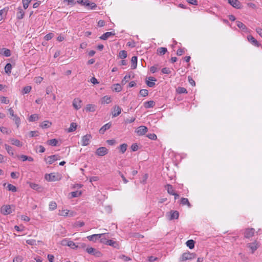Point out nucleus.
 <instances>
[{
    "instance_id": "nucleus-19",
    "label": "nucleus",
    "mask_w": 262,
    "mask_h": 262,
    "mask_svg": "<svg viewBox=\"0 0 262 262\" xmlns=\"http://www.w3.org/2000/svg\"><path fill=\"white\" fill-rule=\"evenodd\" d=\"M148 80L146 81V84L150 88L153 87L155 85L154 81H156L155 78L149 77L148 78Z\"/></svg>"
},
{
    "instance_id": "nucleus-18",
    "label": "nucleus",
    "mask_w": 262,
    "mask_h": 262,
    "mask_svg": "<svg viewBox=\"0 0 262 262\" xmlns=\"http://www.w3.org/2000/svg\"><path fill=\"white\" fill-rule=\"evenodd\" d=\"M62 243L63 245H66L72 249H77V245L73 241L64 240Z\"/></svg>"
},
{
    "instance_id": "nucleus-59",
    "label": "nucleus",
    "mask_w": 262,
    "mask_h": 262,
    "mask_svg": "<svg viewBox=\"0 0 262 262\" xmlns=\"http://www.w3.org/2000/svg\"><path fill=\"white\" fill-rule=\"evenodd\" d=\"M26 243L30 245H36V241L35 239H28Z\"/></svg>"
},
{
    "instance_id": "nucleus-13",
    "label": "nucleus",
    "mask_w": 262,
    "mask_h": 262,
    "mask_svg": "<svg viewBox=\"0 0 262 262\" xmlns=\"http://www.w3.org/2000/svg\"><path fill=\"white\" fill-rule=\"evenodd\" d=\"M105 235V234H97L88 236L87 238L91 241L96 242L99 238Z\"/></svg>"
},
{
    "instance_id": "nucleus-62",
    "label": "nucleus",
    "mask_w": 262,
    "mask_h": 262,
    "mask_svg": "<svg viewBox=\"0 0 262 262\" xmlns=\"http://www.w3.org/2000/svg\"><path fill=\"white\" fill-rule=\"evenodd\" d=\"M19 173L18 172H12L11 173V177L13 179H17L19 177Z\"/></svg>"
},
{
    "instance_id": "nucleus-15",
    "label": "nucleus",
    "mask_w": 262,
    "mask_h": 262,
    "mask_svg": "<svg viewBox=\"0 0 262 262\" xmlns=\"http://www.w3.org/2000/svg\"><path fill=\"white\" fill-rule=\"evenodd\" d=\"M121 110H122V109L120 106L115 105L113 107V111L112 113L113 116L114 117H117L118 115H119L120 114V113H121Z\"/></svg>"
},
{
    "instance_id": "nucleus-28",
    "label": "nucleus",
    "mask_w": 262,
    "mask_h": 262,
    "mask_svg": "<svg viewBox=\"0 0 262 262\" xmlns=\"http://www.w3.org/2000/svg\"><path fill=\"white\" fill-rule=\"evenodd\" d=\"M167 51V48L164 47H160L157 49V53L160 55H163L165 54Z\"/></svg>"
},
{
    "instance_id": "nucleus-63",
    "label": "nucleus",
    "mask_w": 262,
    "mask_h": 262,
    "mask_svg": "<svg viewBox=\"0 0 262 262\" xmlns=\"http://www.w3.org/2000/svg\"><path fill=\"white\" fill-rule=\"evenodd\" d=\"M3 54L6 57H9L11 55V52L9 49H5Z\"/></svg>"
},
{
    "instance_id": "nucleus-2",
    "label": "nucleus",
    "mask_w": 262,
    "mask_h": 262,
    "mask_svg": "<svg viewBox=\"0 0 262 262\" xmlns=\"http://www.w3.org/2000/svg\"><path fill=\"white\" fill-rule=\"evenodd\" d=\"M195 254L194 253H191L190 252H186L183 253L181 257L180 261H184L188 259H192L195 257Z\"/></svg>"
},
{
    "instance_id": "nucleus-16",
    "label": "nucleus",
    "mask_w": 262,
    "mask_h": 262,
    "mask_svg": "<svg viewBox=\"0 0 262 262\" xmlns=\"http://www.w3.org/2000/svg\"><path fill=\"white\" fill-rule=\"evenodd\" d=\"M248 41L253 46L255 47H259V43L256 39H255L252 35H248L247 36Z\"/></svg>"
},
{
    "instance_id": "nucleus-9",
    "label": "nucleus",
    "mask_w": 262,
    "mask_h": 262,
    "mask_svg": "<svg viewBox=\"0 0 262 262\" xmlns=\"http://www.w3.org/2000/svg\"><path fill=\"white\" fill-rule=\"evenodd\" d=\"M73 106L76 110H79L82 106V101L77 98L73 100Z\"/></svg>"
},
{
    "instance_id": "nucleus-5",
    "label": "nucleus",
    "mask_w": 262,
    "mask_h": 262,
    "mask_svg": "<svg viewBox=\"0 0 262 262\" xmlns=\"http://www.w3.org/2000/svg\"><path fill=\"white\" fill-rule=\"evenodd\" d=\"M45 178L48 181H55L59 180L58 175L55 173L46 174Z\"/></svg>"
},
{
    "instance_id": "nucleus-30",
    "label": "nucleus",
    "mask_w": 262,
    "mask_h": 262,
    "mask_svg": "<svg viewBox=\"0 0 262 262\" xmlns=\"http://www.w3.org/2000/svg\"><path fill=\"white\" fill-rule=\"evenodd\" d=\"M166 188L167 189V192L169 194H171V195H173L174 194V193H175L174 192V190L173 189V187L172 186V185H170V184H167L166 186Z\"/></svg>"
},
{
    "instance_id": "nucleus-27",
    "label": "nucleus",
    "mask_w": 262,
    "mask_h": 262,
    "mask_svg": "<svg viewBox=\"0 0 262 262\" xmlns=\"http://www.w3.org/2000/svg\"><path fill=\"white\" fill-rule=\"evenodd\" d=\"M96 110V106L94 104H88L85 107V110L88 112H94Z\"/></svg>"
},
{
    "instance_id": "nucleus-48",
    "label": "nucleus",
    "mask_w": 262,
    "mask_h": 262,
    "mask_svg": "<svg viewBox=\"0 0 262 262\" xmlns=\"http://www.w3.org/2000/svg\"><path fill=\"white\" fill-rule=\"evenodd\" d=\"M72 198H76L79 196L81 194V192L79 191H73L71 193Z\"/></svg>"
},
{
    "instance_id": "nucleus-42",
    "label": "nucleus",
    "mask_w": 262,
    "mask_h": 262,
    "mask_svg": "<svg viewBox=\"0 0 262 262\" xmlns=\"http://www.w3.org/2000/svg\"><path fill=\"white\" fill-rule=\"evenodd\" d=\"M47 143L49 145L51 146H56L58 143V141L56 139H51L47 141Z\"/></svg>"
},
{
    "instance_id": "nucleus-20",
    "label": "nucleus",
    "mask_w": 262,
    "mask_h": 262,
    "mask_svg": "<svg viewBox=\"0 0 262 262\" xmlns=\"http://www.w3.org/2000/svg\"><path fill=\"white\" fill-rule=\"evenodd\" d=\"M115 33L112 32H107L104 33L100 37V38L102 40H106L110 37L115 35Z\"/></svg>"
},
{
    "instance_id": "nucleus-26",
    "label": "nucleus",
    "mask_w": 262,
    "mask_h": 262,
    "mask_svg": "<svg viewBox=\"0 0 262 262\" xmlns=\"http://www.w3.org/2000/svg\"><path fill=\"white\" fill-rule=\"evenodd\" d=\"M111 101V97L110 96H105L102 98L101 103L102 104H108Z\"/></svg>"
},
{
    "instance_id": "nucleus-44",
    "label": "nucleus",
    "mask_w": 262,
    "mask_h": 262,
    "mask_svg": "<svg viewBox=\"0 0 262 262\" xmlns=\"http://www.w3.org/2000/svg\"><path fill=\"white\" fill-rule=\"evenodd\" d=\"M0 130L3 134H9L11 133L10 130H9L7 128L3 126L0 127Z\"/></svg>"
},
{
    "instance_id": "nucleus-39",
    "label": "nucleus",
    "mask_w": 262,
    "mask_h": 262,
    "mask_svg": "<svg viewBox=\"0 0 262 262\" xmlns=\"http://www.w3.org/2000/svg\"><path fill=\"white\" fill-rule=\"evenodd\" d=\"M30 187L32 189L37 191H39L40 189L41 188V187L38 184L32 183H30Z\"/></svg>"
},
{
    "instance_id": "nucleus-61",
    "label": "nucleus",
    "mask_w": 262,
    "mask_h": 262,
    "mask_svg": "<svg viewBox=\"0 0 262 262\" xmlns=\"http://www.w3.org/2000/svg\"><path fill=\"white\" fill-rule=\"evenodd\" d=\"M147 137L151 140H156L157 139V136L155 134H149L147 135Z\"/></svg>"
},
{
    "instance_id": "nucleus-64",
    "label": "nucleus",
    "mask_w": 262,
    "mask_h": 262,
    "mask_svg": "<svg viewBox=\"0 0 262 262\" xmlns=\"http://www.w3.org/2000/svg\"><path fill=\"white\" fill-rule=\"evenodd\" d=\"M22 260L21 256H17L13 259V262H21Z\"/></svg>"
},
{
    "instance_id": "nucleus-12",
    "label": "nucleus",
    "mask_w": 262,
    "mask_h": 262,
    "mask_svg": "<svg viewBox=\"0 0 262 262\" xmlns=\"http://www.w3.org/2000/svg\"><path fill=\"white\" fill-rule=\"evenodd\" d=\"M228 3L235 8L240 9L241 8L242 4L238 0H228Z\"/></svg>"
},
{
    "instance_id": "nucleus-4",
    "label": "nucleus",
    "mask_w": 262,
    "mask_h": 262,
    "mask_svg": "<svg viewBox=\"0 0 262 262\" xmlns=\"http://www.w3.org/2000/svg\"><path fill=\"white\" fill-rule=\"evenodd\" d=\"M1 212L4 215H8L12 212V209L10 205H6L2 207Z\"/></svg>"
},
{
    "instance_id": "nucleus-29",
    "label": "nucleus",
    "mask_w": 262,
    "mask_h": 262,
    "mask_svg": "<svg viewBox=\"0 0 262 262\" xmlns=\"http://www.w3.org/2000/svg\"><path fill=\"white\" fill-rule=\"evenodd\" d=\"M12 119L15 122L17 127L18 128L20 124V119L16 115L12 118Z\"/></svg>"
},
{
    "instance_id": "nucleus-36",
    "label": "nucleus",
    "mask_w": 262,
    "mask_h": 262,
    "mask_svg": "<svg viewBox=\"0 0 262 262\" xmlns=\"http://www.w3.org/2000/svg\"><path fill=\"white\" fill-rule=\"evenodd\" d=\"M236 26L242 30H246L247 28L246 26L242 22L237 21H236Z\"/></svg>"
},
{
    "instance_id": "nucleus-45",
    "label": "nucleus",
    "mask_w": 262,
    "mask_h": 262,
    "mask_svg": "<svg viewBox=\"0 0 262 262\" xmlns=\"http://www.w3.org/2000/svg\"><path fill=\"white\" fill-rule=\"evenodd\" d=\"M113 90L117 92H120L122 90V87L120 84H116L114 85Z\"/></svg>"
},
{
    "instance_id": "nucleus-35",
    "label": "nucleus",
    "mask_w": 262,
    "mask_h": 262,
    "mask_svg": "<svg viewBox=\"0 0 262 262\" xmlns=\"http://www.w3.org/2000/svg\"><path fill=\"white\" fill-rule=\"evenodd\" d=\"M186 245L190 249H192L194 248V242L192 239L188 240L186 242Z\"/></svg>"
},
{
    "instance_id": "nucleus-25",
    "label": "nucleus",
    "mask_w": 262,
    "mask_h": 262,
    "mask_svg": "<svg viewBox=\"0 0 262 262\" xmlns=\"http://www.w3.org/2000/svg\"><path fill=\"white\" fill-rule=\"evenodd\" d=\"M10 141L11 142V144L15 145L18 147H21L22 146V143L20 142V141L17 139H15L14 138L10 139Z\"/></svg>"
},
{
    "instance_id": "nucleus-10",
    "label": "nucleus",
    "mask_w": 262,
    "mask_h": 262,
    "mask_svg": "<svg viewBox=\"0 0 262 262\" xmlns=\"http://www.w3.org/2000/svg\"><path fill=\"white\" fill-rule=\"evenodd\" d=\"M107 153V149L106 147H101L98 148L96 151V154L99 156H103Z\"/></svg>"
},
{
    "instance_id": "nucleus-14",
    "label": "nucleus",
    "mask_w": 262,
    "mask_h": 262,
    "mask_svg": "<svg viewBox=\"0 0 262 262\" xmlns=\"http://www.w3.org/2000/svg\"><path fill=\"white\" fill-rule=\"evenodd\" d=\"M168 215V214L167 215ZM179 216V213L177 211H171L169 212L168 219L172 220L174 219H178Z\"/></svg>"
},
{
    "instance_id": "nucleus-47",
    "label": "nucleus",
    "mask_w": 262,
    "mask_h": 262,
    "mask_svg": "<svg viewBox=\"0 0 262 262\" xmlns=\"http://www.w3.org/2000/svg\"><path fill=\"white\" fill-rule=\"evenodd\" d=\"M31 90V86H26L23 89L22 93L23 94H28L30 92Z\"/></svg>"
},
{
    "instance_id": "nucleus-38",
    "label": "nucleus",
    "mask_w": 262,
    "mask_h": 262,
    "mask_svg": "<svg viewBox=\"0 0 262 262\" xmlns=\"http://www.w3.org/2000/svg\"><path fill=\"white\" fill-rule=\"evenodd\" d=\"M76 127L77 124L76 123H71L70 127L68 128V132H72L74 131L76 129Z\"/></svg>"
},
{
    "instance_id": "nucleus-46",
    "label": "nucleus",
    "mask_w": 262,
    "mask_h": 262,
    "mask_svg": "<svg viewBox=\"0 0 262 262\" xmlns=\"http://www.w3.org/2000/svg\"><path fill=\"white\" fill-rule=\"evenodd\" d=\"M57 207L56 203L55 202H51L49 204V209L51 210L55 209Z\"/></svg>"
},
{
    "instance_id": "nucleus-43",
    "label": "nucleus",
    "mask_w": 262,
    "mask_h": 262,
    "mask_svg": "<svg viewBox=\"0 0 262 262\" xmlns=\"http://www.w3.org/2000/svg\"><path fill=\"white\" fill-rule=\"evenodd\" d=\"M69 212L68 210H62L61 211H59V215L63 216H69Z\"/></svg>"
},
{
    "instance_id": "nucleus-60",
    "label": "nucleus",
    "mask_w": 262,
    "mask_h": 262,
    "mask_svg": "<svg viewBox=\"0 0 262 262\" xmlns=\"http://www.w3.org/2000/svg\"><path fill=\"white\" fill-rule=\"evenodd\" d=\"M1 101L2 103L8 104L9 102V100L6 97H2L1 98Z\"/></svg>"
},
{
    "instance_id": "nucleus-49",
    "label": "nucleus",
    "mask_w": 262,
    "mask_h": 262,
    "mask_svg": "<svg viewBox=\"0 0 262 262\" xmlns=\"http://www.w3.org/2000/svg\"><path fill=\"white\" fill-rule=\"evenodd\" d=\"M32 0H23V7L24 9L28 8L29 3Z\"/></svg>"
},
{
    "instance_id": "nucleus-22",
    "label": "nucleus",
    "mask_w": 262,
    "mask_h": 262,
    "mask_svg": "<svg viewBox=\"0 0 262 262\" xmlns=\"http://www.w3.org/2000/svg\"><path fill=\"white\" fill-rule=\"evenodd\" d=\"M111 126V123H107L104 125L99 130V133L101 134H103L104 132L109 129Z\"/></svg>"
},
{
    "instance_id": "nucleus-40",
    "label": "nucleus",
    "mask_w": 262,
    "mask_h": 262,
    "mask_svg": "<svg viewBox=\"0 0 262 262\" xmlns=\"http://www.w3.org/2000/svg\"><path fill=\"white\" fill-rule=\"evenodd\" d=\"M28 119H29V121H31V122L35 121L38 119V115L35 114L31 115L29 117Z\"/></svg>"
},
{
    "instance_id": "nucleus-51",
    "label": "nucleus",
    "mask_w": 262,
    "mask_h": 262,
    "mask_svg": "<svg viewBox=\"0 0 262 262\" xmlns=\"http://www.w3.org/2000/svg\"><path fill=\"white\" fill-rule=\"evenodd\" d=\"M77 248L83 249L86 250V248L88 247L85 243H79L77 246Z\"/></svg>"
},
{
    "instance_id": "nucleus-11",
    "label": "nucleus",
    "mask_w": 262,
    "mask_h": 262,
    "mask_svg": "<svg viewBox=\"0 0 262 262\" xmlns=\"http://www.w3.org/2000/svg\"><path fill=\"white\" fill-rule=\"evenodd\" d=\"M247 246L248 248L250 249L252 253H253L255 251L257 250V249L259 247V245L258 242L255 241L253 243L248 244Z\"/></svg>"
},
{
    "instance_id": "nucleus-7",
    "label": "nucleus",
    "mask_w": 262,
    "mask_h": 262,
    "mask_svg": "<svg viewBox=\"0 0 262 262\" xmlns=\"http://www.w3.org/2000/svg\"><path fill=\"white\" fill-rule=\"evenodd\" d=\"M60 159V156L58 155H54L48 157L47 159V163L49 164H52L54 161Z\"/></svg>"
},
{
    "instance_id": "nucleus-58",
    "label": "nucleus",
    "mask_w": 262,
    "mask_h": 262,
    "mask_svg": "<svg viewBox=\"0 0 262 262\" xmlns=\"http://www.w3.org/2000/svg\"><path fill=\"white\" fill-rule=\"evenodd\" d=\"M84 225V223L83 222L78 221L75 223L74 226L75 227H81L83 226Z\"/></svg>"
},
{
    "instance_id": "nucleus-23",
    "label": "nucleus",
    "mask_w": 262,
    "mask_h": 262,
    "mask_svg": "<svg viewBox=\"0 0 262 262\" xmlns=\"http://www.w3.org/2000/svg\"><path fill=\"white\" fill-rule=\"evenodd\" d=\"M137 57L133 56L131 59V68L135 69L137 68Z\"/></svg>"
},
{
    "instance_id": "nucleus-17",
    "label": "nucleus",
    "mask_w": 262,
    "mask_h": 262,
    "mask_svg": "<svg viewBox=\"0 0 262 262\" xmlns=\"http://www.w3.org/2000/svg\"><path fill=\"white\" fill-rule=\"evenodd\" d=\"M18 12L16 14V17L18 19H21L23 18L24 15H25V12L22 9L21 7H19L18 8Z\"/></svg>"
},
{
    "instance_id": "nucleus-21",
    "label": "nucleus",
    "mask_w": 262,
    "mask_h": 262,
    "mask_svg": "<svg viewBox=\"0 0 262 262\" xmlns=\"http://www.w3.org/2000/svg\"><path fill=\"white\" fill-rule=\"evenodd\" d=\"M106 245L112 246L117 249L119 247V245L117 242L111 239H109L108 241H106Z\"/></svg>"
},
{
    "instance_id": "nucleus-53",
    "label": "nucleus",
    "mask_w": 262,
    "mask_h": 262,
    "mask_svg": "<svg viewBox=\"0 0 262 262\" xmlns=\"http://www.w3.org/2000/svg\"><path fill=\"white\" fill-rule=\"evenodd\" d=\"M140 94L141 96L145 97L148 95V92L147 90L143 89L140 91Z\"/></svg>"
},
{
    "instance_id": "nucleus-33",
    "label": "nucleus",
    "mask_w": 262,
    "mask_h": 262,
    "mask_svg": "<svg viewBox=\"0 0 262 262\" xmlns=\"http://www.w3.org/2000/svg\"><path fill=\"white\" fill-rule=\"evenodd\" d=\"M5 146L6 150H7L8 153L11 156H13L14 152L13 151L12 147H11L10 146L7 145V144H5Z\"/></svg>"
},
{
    "instance_id": "nucleus-3",
    "label": "nucleus",
    "mask_w": 262,
    "mask_h": 262,
    "mask_svg": "<svg viewBox=\"0 0 262 262\" xmlns=\"http://www.w3.org/2000/svg\"><path fill=\"white\" fill-rule=\"evenodd\" d=\"M92 136L90 134H87L82 137L81 140V144L82 146H86L89 144Z\"/></svg>"
},
{
    "instance_id": "nucleus-41",
    "label": "nucleus",
    "mask_w": 262,
    "mask_h": 262,
    "mask_svg": "<svg viewBox=\"0 0 262 262\" xmlns=\"http://www.w3.org/2000/svg\"><path fill=\"white\" fill-rule=\"evenodd\" d=\"M105 235L101 237V238H99L100 239V242L103 244H106V241H108L109 239H107V238H108V233H104Z\"/></svg>"
},
{
    "instance_id": "nucleus-56",
    "label": "nucleus",
    "mask_w": 262,
    "mask_h": 262,
    "mask_svg": "<svg viewBox=\"0 0 262 262\" xmlns=\"http://www.w3.org/2000/svg\"><path fill=\"white\" fill-rule=\"evenodd\" d=\"M64 2H67L68 5L74 6L75 5L76 2L74 0H63Z\"/></svg>"
},
{
    "instance_id": "nucleus-32",
    "label": "nucleus",
    "mask_w": 262,
    "mask_h": 262,
    "mask_svg": "<svg viewBox=\"0 0 262 262\" xmlns=\"http://www.w3.org/2000/svg\"><path fill=\"white\" fill-rule=\"evenodd\" d=\"M12 66L10 63H7L5 67V72L8 74H10L11 72Z\"/></svg>"
},
{
    "instance_id": "nucleus-54",
    "label": "nucleus",
    "mask_w": 262,
    "mask_h": 262,
    "mask_svg": "<svg viewBox=\"0 0 262 262\" xmlns=\"http://www.w3.org/2000/svg\"><path fill=\"white\" fill-rule=\"evenodd\" d=\"M127 144H123L120 145V149L122 153H124L127 149Z\"/></svg>"
},
{
    "instance_id": "nucleus-24",
    "label": "nucleus",
    "mask_w": 262,
    "mask_h": 262,
    "mask_svg": "<svg viewBox=\"0 0 262 262\" xmlns=\"http://www.w3.org/2000/svg\"><path fill=\"white\" fill-rule=\"evenodd\" d=\"M155 105V102L152 100L146 101L144 103V106L146 108L153 107Z\"/></svg>"
},
{
    "instance_id": "nucleus-55",
    "label": "nucleus",
    "mask_w": 262,
    "mask_h": 262,
    "mask_svg": "<svg viewBox=\"0 0 262 262\" xmlns=\"http://www.w3.org/2000/svg\"><path fill=\"white\" fill-rule=\"evenodd\" d=\"M53 36H54L53 33H50L47 34L45 36V39L46 40H49L51 39L53 37Z\"/></svg>"
},
{
    "instance_id": "nucleus-1",
    "label": "nucleus",
    "mask_w": 262,
    "mask_h": 262,
    "mask_svg": "<svg viewBox=\"0 0 262 262\" xmlns=\"http://www.w3.org/2000/svg\"><path fill=\"white\" fill-rule=\"evenodd\" d=\"M86 251L89 254H90L97 257H100L102 256V253L100 251L91 247H88L86 248Z\"/></svg>"
},
{
    "instance_id": "nucleus-50",
    "label": "nucleus",
    "mask_w": 262,
    "mask_h": 262,
    "mask_svg": "<svg viewBox=\"0 0 262 262\" xmlns=\"http://www.w3.org/2000/svg\"><path fill=\"white\" fill-rule=\"evenodd\" d=\"M7 188L9 190L11 191L12 192H15L16 191V188L15 186L11 185L10 184H9L7 186Z\"/></svg>"
},
{
    "instance_id": "nucleus-8",
    "label": "nucleus",
    "mask_w": 262,
    "mask_h": 262,
    "mask_svg": "<svg viewBox=\"0 0 262 262\" xmlns=\"http://www.w3.org/2000/svg\"><path fill=\"white\" fill-rule=\"evenodd\" d=\"M255 229L254 228H248L245 230L244 236L246 238H250L254 235Z\"/></svg>"
},
{
    "instance_id": "nucleus-6",
    "label": "nucleus",
    "mask_w": 262,
    "mask_h": 262,
    "mask_svg": "<svg viewBox=\"0 0 262 262\" xmlns=\"http://www.w3.org/2000/svg\"><path fill=\"white\" fill-rule=\"evenodd\" d=\"M148 131L147 128L145 126H140L138 127L136 130V133L139 136L144 135Z\"/></svg>"
},
{
    "instance_id": "nucleus-52",
    "label": "nucleus",
    "mask_w": 262,
    "mask_h": 262,
    "mask_svg": "<svg viewBox=\"0 0 262 262\" xmlns=\"http://www.w3.org/2000/svg\"><path fill=\"white\" fill-rule=\"evenodd\" d=\"M177 92L180 94L187 93L186 89L185 88H182V87H179L177 89Z\"/></svg>"
},
{
    "instance_id": "nucleus-31",
    "label": "nucleus",
    "mask_w": 262,
    "mask_h": 262,
    "mask_svg": "<svg viewBox=\"0 0 262 262\" xmlns=\"http://www.w3.org/2000/svg\"><path fill=\"white\" fill-rule=\"evenodd\" d=\"M51 125V123L49 121H45L40 124V126L43 128H46L50 127Z\"/></svg>"
},
{
    "instance_id": "nucleus-57",
    "label": "nucleus",
    "mask_w": 262,
    "mask_h": 262,
    "mask_svg": "<svg viewBox=\"0 0 262 262\" xmlns=\"http://www.w3.org/2000/svg\"><path fill=\"white\" fill-rule=\"evenodd\" d=\"M129 78L130 75H125L122 80L121 83L123 85L125 84Z\"/></svg>"
},
{
    "instance_id": "nucleus-37",
    "label": "nucleus",
    "mask_w": 262,
    "mask_h": 262,
    "mask_svg": "<svg viewBox=\"0 0 262 262\" xmlns=\"http://www.w3.org/2000/svg\"><path fill=\"white\" fill-rule=\"evenodd\" d=\"M127 52L125 50L120 51L119 53V57L121 59H124L127 57Z\"/></svg>"
},
{
    "instance_id": "nucleus-34",
    "label": "nucleus",
    "mask_w": 262,
    "mask_h": 262,
    "mask_svg": "<svg viewBox=\"0 0 262 262\" xmlns=\"http://www.w3.org/2000/svg\"><path fill=\"white\" fill-rule=\"evenodd\" d=\"M181 203L183 205H187L189 207H191V205L188 200V199L187 198H183L181 199Z\"/></svg>"
}]
</instances>
